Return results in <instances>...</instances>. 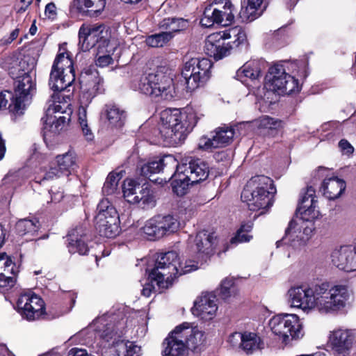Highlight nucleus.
Returning <instances> with one entry per match:
<instances>
[{
    "instance_id": "53",
    "label": "nucleus",
    "mask_w": 356,
    "mask_h": 356,
    "mask_svg": "<svg viewBox=\"0 0 356 356\" xmlns=\"http://www.w3.org/2000/svg\"><path fill=\"white\" fill-rule=\"evenodd\" d=\"M198 146L200 149L204 150H211L214 148H218L217 145L214 144V136H212L211 138H207L206 136H203L200 139Z\"/></svg>"
},
{
    "instance_id": "54",
    "label": "nucleus",
    "mask_w": 356,
    "mask_h": 356,
    "mask_svg": "<svg viewBox=\"0 0 356 356\" xmlns=\"http://www.w3.org/2000/svg\"><path fill=\"white\" fill-rule=\"evenodd\" d=\"M92 0H74V6L80 12H88V8H93Z\"/></svg>"
},
{
    "instance_id": "6",
    "label": "nucleus",
    "mask_w": 356,
    "mask_h": 356,
    "mask_svg": "<svg viewBox=\"0 0 356 356\" xmlns=\"http://www.w3.org/2000/svg\"><path fill=\"white\" fill-rule=\"evenodd\" d=\"M195 266V264H192L182 267L178 254L175 251L161 253L156 259L154 268L149 273L148 282L143 285L142 295L149 297L155 290V285L159 289H167L175 277L191 273Z\"/></svg>"
},
{
    "instance_id": "16",
    "label": "nucleus",
    "mask_w": 356,
    "mask_h": 356,
    "mask_svg": "<svg viewBox=\"0 0 356 356\" xmlns=\"http://www.w3.org/2000/svg\"><path fill=\"white\" fill-rule=\"evenodd\" d=\"M108 29L103 24H83L79 31V46L83 51H87L97 45L107 47L109 43Z\"/></svg>"
},
{
    "instance_id": "49",
    "label": "nucleus",
    "mask_w": 356,
    "mask_h": 356,
    "mask_svg": "<svg viewBox=\"0 0 356 356\" xmlns=\"http://www.w3.org/2000/svg\"><path fill=\"white\" fill-rule=\"evenodd\" d=\"M173 36L174 35L170 32L163 31L148 36L146 39V44L152 47H163L169 42Z\"/></svg>"
},
{
    "instance_id": "62",
    "label": "nucleus",
    "mask_w": 356,
    "mask_h": 356,
    "mask_svg": "<svg viewBox=\"0 0 356 356\" xmlns=\"http://www.w3.org/2000/svg\"><path fill=\"white\" fill-rule=\"evenodd\" d=\"M69 356H88L87 351L85 349L73 348L68 353Z\"/></svg>"
},
{
    "instance_id": "46",
    "label": "nucleus",
    "mask_w": 356,
    "mask_h": 356,
    "mask_svg": "<svg viewBox=\"0 0 356 356\" xmlns=\"http://www.w3.org/2000/svg\"><path fill=\"white\" fill-rule=\"evenodd\" d=\"M216 291L218 295L224 300L235 296L236 293V286L234 278L232 277L224 278Z\"/></svg>"
},
{
    "instance_id": "24",
    "label": "nucleus",
    "mask_w": 356,
    "mask_h": 356,
    "mask_svg": "<svg viewBox=\"0 0 356 356\" xmlns=\"http://www.w3.org/2000/svg\"><path fill=\"white\" fill-rule=\"evenodd\" d=\"M175 167H177V172L184 173L191 184L205 180L209 173L208 164L200 159L191 160L188 164L179 165L177 162Z\"/></svg>"
},
{
    "instance_id": "59",
    "label": "nucleus",
    "mask_w": 356,
    "mask_h": 356,
    "mask_svg": "<svg viewBox=\"0 0 356 356\" xmlns=\"http://www.w3.org/2000/svg\"><path fill=\"white\" fill-rule=\"evenodd\" d=\"M45 16L51 19H54L57 16L56 5L51 2L47 4L44 10Z\"/></svg>"
},
{
    "instance_id": "23",
    "label": "nucleus",
    "mask_w": 356,
    "mask_h": 356,
    "mask_svg": "<svg viewBox=\"0 0 356 356\" xmlns=\"http://www.w3.org/2000/svg\"><path fill=\"white\" fill-rule=\"evenodd\" d=\"M179 330L180 327H176L165 339L163 343V356H196L195 353L188 352Z\"/></svg>"
},
{
    "instance_id": "26",
    "label": "nucleus",
    "mask_w": 356,
    "mask_h": 356,
    "mask_svg": "<svg viewBox=\"0 0 356 356\" xmlns=\"http://www.w3.org/2000/svg\"><path fill=\"white\" fill-rule=\"evenodd\" d=\"M26 57L24 56V59ZM26 62L27 72L24 67V109L29 106L33 97L36 94L35 73L34 72L37 59L35 57H28L24 63Z\"/></svg>"
},
{
    "instance_id": "38",
    "label": "nucleus",
    "mask_w": 356,
    "mask_h": 356,
    "mask_svg": "<svg viewBox=\"0 0 356 356\" xmlns=\"http://www.w3.org/2000/svg\"><path fill=\"white\" fill-rule=\"evenodd\" d=\"M175 168L176 171L172 176V188L175 194L181 197L187 193L188 186L191 184V183L184 173L177 172V167Z\"/></svg>"
},
{
    "instance_id": "39",
    "label": "nucleus",
    "mask_w": 356,
    "mask_h": 356,
    "mask_svg": "<svg viewBox=\"0 0 356 356\" xmlns=\"http://www.w3.org/2000/svg\"><path fill=\"white\" fill-rule=\"evenodd\" d=\"M234 129L232 127L223 126L217 128L214 131V144L218 147L230 144L234 136Z\"/></svg>"
},
{
    "instance_id": "29",
    "label": "nucleus",
    "mask_w": 356,
    "mask_h": 356,
    "mask_svg": "<svg viewBox=\"0 0 356 356\" xmlns=\"http://www.w3.org/2000/svg\"><path fill=\"white\" fill-rule=\"evenodd\" d=\"M19 268L5 255L0 256V287H12L16 282Z\"/></svg>"
},
{
    "instance_id": "17",
    "label": "nucleus",
    "mask_w": 356,
    "mask_h": 356,
    "mask_svg": "<svg viewBox=\"0 0 356 356\" xmlns=\"http://www.w3.org/2000/svg\"><path fill=\"white\" fill-rule=\"evenodd\" d=\"M216 236L213 233L202 230L199 232L194 239V244L191 246L193 260H186L184 264L179 261L182 267L186 265L195 264V268H198V264L205 262L213 253Z\"/></svg>"
},
{
    "instance_id": "4",
    "label": "nucleus",
    "mask_w": 356,
    "mask_h": 356,
    "mask_svg": "<svg viewBox=\"0 0 356 356\" xmlns=\"http://www.w3.org/2000/svg\"><path fill=\"white\" fill-rule=\"evenodd\" d=\"M127 319L120 313L108 312L93 321L97 337L115 346L111 356H140V347L135 342L120 340L124 333Z\"/></svg>"
},
{
    "instance_id": "40",
    "label": "nucleus",
    "mask_w": 356,
    "mask_h": 356,
    "mask_svg": "<svg viewBox=\"0 0 356 356\" xmlns=\"http://www.w3.org/2000/svg\"><path fill=\"white\" fill-rule=\"evenodd\" d=\"M124 171H113L110 172L102 187V193L104 195L109 196L115 194L118 191L119 181L123 176Z\"/></svg>"
},
{
    "instance_id": "14",
    "label": "nucleus",
    "mask_w": 356,
    "mask_h": 356,
    "mask_svg": "<svg viewBox=\"0 0 356 356\" xmlns=\"http://www.w3.org/2000/svg\"><path fill=\"white\" fill-rule=\"evenodd\" d=\"M212 63L206 58H192L184 64L181 76L188 89L193 90L203 86L210 78Z\"/></svg>"
},
{
    "instance_id": "33",
    "label": "nucleus",
    "mask_w": 356,
    "mask_h": 356,
    "mask_svg": "<svg viewBox=\"0 0 356 356\" xmlns=\"http://www.w3.org/2000/svg\"><path fill=\"white\" fill-rule=\"evenodd\" d=\"M97 214L96 222L99 221L100 216L105 218V220H110V224L115 225V221L119 218V215L115 208L113 206L108 199H102L97 205Z\"/></svg>"
},
{
    "instance_id": "51",
    "label": "nucleus",
    "mask_w": 356,
    "mask_h": 356,
    "mask_svg": "<svg viewBox=\"0 0 356 356\" xmlns=\"http://www.w3.org/2000/svg\"><path fill=\"white\" fill-rule=\"evenodd\" d=\"M105 47H99L97 49V56L95 59V64L99 67H105L113 63V59L111 56V51L106 50L104 53Z\"/></svg>"
},
{
    "instance_id": "37",
    "label": "nucleus",
    "mask_w": 356,
    "mask_h": 356,
    "mask_svg": "<svg viewBox=\"0 0 356 356\" xmlns=\"http://www.w3.org/2000/svg\"><path fill=\"white\" fill-rule=\"evenodd\" d=\"M105 113L109 124L111 127L120 128L124 124L125 112L115 105H106Z\"/></svg>"
},
{
    "instance_id": "12",
    "label": "nucleus",
    "mask_w": 356,
    "mask_h": 356,
    "mask_svg": "<svg viewBox=\"0 0 356 356\" xmlns=\"http://www.w3.org/2000/svg\"><path fill=\"white\" fill-rule=\"evenodd\" d=\"M75 80L73 63L66 49L60 46L51 67L49 86L54 92L67 89Z\"/></svg>"
},
{
    "instance_id": "47",
    "label": "nucleus",
    "mask_w": 356,
    "mask_h": 356,
    "mask_svg": "<svg viewBox=\"0 0 356 356\" xmlns=\"http://www.w3.org/2000/svg\"><path fill=\"white\" fill-rule=\"evenodd\" d=\"M219 15H220L219 9L209 6L204 9L200 24L202 26L207 28H209L214 24L220 25V23H222V20L220 21V18H218Z\"/></svg>"
},
{
    "instance_id": "22",
    "label": "nucleus",
    "mask_w": 356,
    "mask_h": 356,
    "mask_svg": "<svg viewBox=\"0 0 356 356\" xmlns=\"http://www.w3.org/2000/svg\"><path fill=\"white\" fill-rule=\"evenodd\" d=\"M332 264L346 273L356 271V247L341 246L331 254Z\"/></svg>"
},
{
    "instance_id": "63",
    "label": "nucleus",
    "mask_w": 356,
    "mask_h": 356,
    "mask_svg": "<svg viewBox=\"0 0 356 356\" xmlns=\"http://www.w3.org/2000/svg\"><path fill=\"white\" fill-rule=\"evenodd\" d=\"M22 295L19 296L17 300L15 305H13L14 309L21 315H22V307H21L22 304Z\"/></svg>"
},
{
    "instance_id": "20",
    "label": "nucleus",
    "mask_w": 356,
    "mask_h": 356,
    "mask_svg": "<svg viewBox=\"0 0 356 356\" xmlns=\"http://www.w3.org/2000/svg\"><path fill=\"white\" fill-rule=\"evenodd\" d=\"M76 156L74 152L68 151L56 156L49 170L45 173L44 179H51L63 176L67 177L76 168Z\"/></svg>"
},
{
    "instance_id": "5",
    "label": "nucleus",
    "mask_w": 356,
    "mask_h": 356,
    "mask_svg": "<svg viewBox=\"0 0 356 356\" xmlns=\"http://www.w3.org/2000/svg\"><path fill=\"white\" fill-rule=\"evenodd\" d=\"M196 113L191 108L181 111L166 108L160 113L159 132L168 146L181 145L197 122Z\"/></svg>"
},
{
    "instance_id": "3",
    "label": "nucleus",
    "mask_w": 356,
    "mask_h": 356,
    "mask_svg": "<svg viewBox=\"0 0 356 356\" xmlns=\"http://www.w3.org/2000/svg\"><path fill=\"white\" fill-rule=\"evenodd\" d=\"M308 59L281 60L268 69L265 76L266 86L278 95H291L298 92L302 81L308 76Z\"/></svg>"
},
{
    "instance_id": "10",
    "label": "nucleus",
    "mask_w": 356,
    "mask_h": 356,
    "mask_svg": "<svg viewBox=\"0 0 356 356\" xmlns=\"http://www.w3.org/2000/svg\"><path fill=\"white\" fill-rule=\"evenodd\" d=\"M81 95L80 106L78 109V123L85 138L91 141L94 134L88 126L86 107L92 99L103 91V79L97 70H86L80 76Z\"/></svg>"
},
{
    "instance_id": "60",
    "label": "nucleus",
    "mask_w": 356,
    "mask_h": 356,
    "mask_svg": "<svg viewBox=\"0 0 356 356\" xmlns=\"http://www.w3.org/2000/svg\"><path fill=\"white\" fill-rule=\"evenodd\" d=\"M19 31L20 29L19 28L14 29L10 33V35L8 38L5 36L0 40V44L7 45L8 44H10L14 40H15L18 37Z\"/></svg>"
},
{
    "instance_id": "34",
    "label": "nucleus",
    "mask_w": 356,
    "mask_h": 356,
    "mask_svg": "<svg viewBox=\"0 0 356 356\" xmlns=\"http://www.w3.org/2000/svg\"><path fill=\"white\" fill-rule=\"evenodd\" d=\"M261 3H255V1L248 0V5L244 7L241 6V8L238 15V19L241 22H250L258 18L261 12L260 11Z\"/></svg>"
},
{
    "instance_id": "45",
    "label": "nucleus",
    "mask_w": 356,
    "mask_h": 356,
    "mask_svg": "<svg viewBox=\"0 0 356 356\" xmlns=\"http://www.w3.org/2000/svg\"><path fill=\"white\" fill-rule=\"evenodd\" d=\"M136 204H138L143 209L152 208L156 204L155 196L153 191L148 186H140Z\"/></svg>"
},
{
    "instance_id": "13",
    "label": "nucleus",
    "mask_w": 356,
    "mask_h": 356,
    "mask_svg": "<svg viewBox=\"0 0 356 356\" xmlns=\"http://www.w3.org/2000/svg\"><path fill=\"white\" fill-rule=\"evenodd\" d=\"M22 53L20 49L15 51L7 59V67L8 73L14 80L13 87L15 92V97L13 103L9 105L8 109L13 121L19 119L22 115Z\"/></svg>"
},
{
    "instance_id": "2",
    "label": "nucleus",
    "mask_w": 356,
    "mask_h": 356,
    "mask_svg": "<svg viewBox=\"0 0 356 356\" xmlns=\"http://www.w3.org/2000/svg\"><path fill=\"white\" fill-rule=\"evenodd\" d=\"M315 193V189L312 186H308L302 195L297 209L300 219L298 221L293 220L289 222L285 236L276 243L277 248L284 244L291 247L294 250H300L306 245L313 227L302 224L304 222H311L320 216Z\"/></svg>"
},
{
    "instance_id": "15",
    "label": "nucleus",
    "mask_w": 356,
    "mask_h": 356,
    "mask_svg": "<svg viewBox=\"0 0 356 356\" xmlns=\"http://www.w3.org/2000/svg\"><path fill=\"white\" fill-rule=\"evenodd\" d=\"M268 326L272 332L282 339L284 342L290 337L296 339L303 336L302 327L296 314L275 315L269 320Z\"/></svg>"
},
{
    "instance_id": "61",
    "label": "nucleus",
    "mask_w": 356,
    "mask_h": 356,
    "mask_svg": "<svg viewBox=\"0 0 356 356\" xmlns=\"http://www.w3.org/2000/svg\"><path fill=\"white\" fill-rule=\"evenodd\" d=\"M65 198V196L63 194V191L58 190L56 191H53L51 190V202L54 204H57L60 202V201L63 200Z\"/></svg>"
},
{
    "instance_id": "44",
    "label": "nucleus",
    "mask_w": 356,
    "mask_h": 356,
    "mask_svg": "<svg viewBox=\"0 0 356 356\" xmlns=\"http://www.w3.org/2000/svg\"><path fill=\"white\" fill-rule=\"evenodd\" d=\"M158 224L162 229L163 236L177 232L179 227V222L172 215H156Z\"/></svg>"
},
{
    "instance_id": "8",
    "label": "nucleus",
    "mask_w": 356,
    "mask_h": 356,
    "mask_svg": "<svg viewBox=\"0 0 356 356\" xmlns=\"http://www.w3.org/2000/svg\"><path fill=\"white\" fill-rule=\"evenodd\" d=\"M273 180L264 175L252 177L241 193V200L250 211L264 214L273 205V194L275 193Z\"/></svg>"
},
{
    "instance_id": "56",
    "label": "nucleus",
    "mask_w": 356,
    "mask_h": 356,
    "mask_svg": "<svg viewBox=\"0 0 356 356\" xmlns=\"http://www.w3.org/2000/svg\"><path fill=\"white\" fill-rule=\"evenodd\" d=\"M15 97V92L14 93L5 90L0 92V110L4 108L8 104V100H11L10 104L13 103V98Z\"/></svg>"
},
{
    "instance_id": "35",
    "label": "nucleus",
    "mask_w": 356,
    "mask_h": 356,
    "mask_svg": "<svg viewBox=\"0 0 356 356\" xmlns=\"http://www.w3.org/2000/svg\"><path fill=\"white\" fill-rule=\"evenodd\" d=\"M160 227L156 216H154L145 222L144 226L141 228V232L147 240L156 241L164 236L161 231L162 229Z\"/></svg>"
},
{
    "instance_id": "9",
    "label": "nucleus",
    "mask_w": 356,
    "mask_h": 356,
    "mask_svg": "<svg viewBox=\"0 0 356 356\" xmlns=\"http://www.w3.org/2000/svg\"><path fill=\"white\" fill-rule=\"evenodd\" d=\"M247 33L241 26L229 28L209 35L205 42L204 51L215 60L228 56L234 47H246Z\"/></svg>"
},
{
    "instance_id": "55",
    "label": "nucleus",
    "mask_w": 356,
    "mask_h": 356,
    "mask_svg": "<svg viewBox=\"0 0 356 356\" xmlns=\"http://www.w3.org/2000/svg\"><path fill=\"white\" fill-rule=\"evenodd\" d=\"M251 238V235L239 229L236 236L231 239L230 242L232 244H236L238 243L248 242Z\"/></svg>"
},
{
    "instance_id": "30",
    "label": "nucleus",
    "mask_w": 356,
    "mask_h": 356,
    "mask_svg": "<svg viewBox=\"0 0 356 356\" xmlns=\"http://www.w3.org/2000/svg\"><path fill=\"white\" fill-rule=\"evenodd\" d=\"M177 160L172 155H165L161 159L149 161L140 166V175L149 177L153 174L160 172L164 167L170 165L175 168Z\"/></svg>"
},
{
    "instance_id": "19",
    "label": "nucleus",
    "mask_w": 356,
    "mask_h": 356,
    "mask_svg": "<svg viewBox=\"0 0 356 356\" xmlns=\"http://www.w3.org/2000/svg\"><path fill=\"white\" fill-rule=\"evenodd\" d=\"M229 343L233 348L252 355L264 348V342L256 332L245 331L234 332L229 337Z\"/></svg>"
},
{
    "instance_id": "48",
    "label": "nucleus",
    "mask_w": 356,
    "mask_h": 356,
    "mask_svg": "<svg viewBox=\"0 0 356 356\" xmlns=\"http://www.w3.org/2000/svg\"><path fill=\"white\" fill-rule=\"evenodd\" d=\"M40 227L39 220L35 216L24 218V236H26V241L34 240V236Z\"/></svg>"
},
{
    "instance_id": "31",
    "label": "nucleus",
    "mask_w": 356,
    "mask_h": 356,
    "mask_svg": "<svg viewBox=\"0 0 356 356\" xmlns=\"http://www.w3.org/2000/svg\"><path fill=\"white\" fill-rule=\"evenodd\" d=\"M346 189V182L336 177L326 178L322 182L320 191L329 200L340 197Z\"/></svg>"
},
{
    "instance_id": "57",
    "label": "nucleus",
    "mask_w": 356,
    "mask_h": 356,
    "mask_svg": "<svg viewBox=\"0 0 356 356\" xmlns=\"http://www.w3.org/2000/svg\"><path fill=\"white\" fill-rule=\"evenodd\" d=\"M93 8L88 10L90 15H97L100 14L105 8L106 0H92Z\"/></svg>"
},
{
    "instance_id": "11",
    "label": "nucleus",
    "mask_w": 356,
    "mask_h": 356,
    "mask_svg": "<svg viewBox=\"0 0 356 356\" xmlns=\"http://www.w3.org/2000/svg\"><path fill=\"white\" fill-rule=\"evenodd\" d=\"M60 99V95L54 94L47 102L43 127L44 137L58 134L70 121L72 113L70 104L61 102Z\"/></svg>"
},
{
    "instance_id": "64",
    "label": "nucleus",
    "mask_w": 356,
    "mask_h": 356,
    "mask_svg": "<svg viewBox=\"0 0 356 356\" xmlns=\"http://www.w3.org/2000/svg\"><path fill=\"white\" fill-rule=\"evenodd\" d=\"M0 356H12L7 348L4 346H0Z\"/></svg>"
},
{
    "instance_id": "28",
    "label": "nucleus",
    "mask_w": 356,
    "mask_h": 356,
    "mask_svg": "<svg viewBox=\"0 0 356 356\" xmlns=\"http://www.w3.org/2000/svg\"><path fill=\"white\" fill-rule=\"evenodd\" d=\"M26 303L24 305V318L29 321L38 320L44 314V302L38 295L29 291H24Z\"/></svg>"
},
{
    "instance_id": "32",
    "label": "nucleus",
    "mask_w": 356,
    "mask_h": 356,
    "mask_svg": "<svg viewBox=\"0 0 356 356\" xmlns=\"http://www.w3.org/2000/svg\"><path fill=\"white\" fill-rule=\"evenodd\" d=\"M177 327H180L179 333L184 339L186 346L195 349L203 343L204 332L197 327H192L188 323H184Z\"/></svg>"
},
{
    "instance_id": "36",
    "label": "nucleus",
    "mask_w": 356,
    "mask_h": 356,
    "mask_svg": "<svg viewBox=\"0 0 356 356\" xmlns=\"http://www.w3.org/2000/svg\"><path fill=\"white\" fill-rule=\"evenodd\" d=\"M96 229L100 236L106 238H114L120 232V219H118L115 225L110 224V220H105V218L100 216L99 221L96 222Z\"/></svg>"
},
{
    "instance_id": "7",
    "label": "nucleus",
    "mask_w": 356,
    "mask_h": 356,
    "mask_svg": "<svg viewBox=\"0 0 356 356\" xmlns=\"http://www.w3.org/2000/svg\"><path fill=\"white\" fill-rule=\"evenodd\" d=\"M131 88L142 94L165 100L172 99L175 92L173 79L163 67L154 72H145L135 78L131 83Z\"/></svg>"
},
{
    "instance_id": "52",
    "label": "nucleus",
    "mask_w": 356,
    "mask_h": 356,
    "mask_svg": "<svg viewBox=\"0 0 356 356\" xmlns=\"http://www.w3.org/2000/svg\"><path fill=\"white\" fill-rule=\"evenodd\" d=\"M22 173L20 170H10L4 177L3 180L6 184H20Z\"/></svg>"
},
{
    "instance_id": "1",
    "label": "nucleus",
    "mask_w": 356,
    "mask_h": 356,
    "mask_svg": "<svg viewBox=\"0 0 356 356\" xmlns=\"http://www.w3.org/2000/svg\"><path fill=\"white\" fill-rule=\"evenodd\" d=\"M291 306L309 313L316 309L321 314H333L343 309L350 293L345 285L325 282L308 286H291L287 292Z\"/></svg>"
},
{
    "instance_id": "43",
    "label": "nucleus",
    "mask_w": 356,
    "mask_h": 356,
    "mask_svg": "<svg viewBox=\"0 0 356 356\" xmlns=\"http://www.w3.org/2000/svg\"><path fill=\"white\" fill-rule=\"evenodd\" d=\"M188 26V22L183 18H165L159 23L161 29L167 30L166 32H179L186 29Z\"/></svg>"
},
{
    "instance_id": "18",
    "label": "nucleus",
    "mask_w": 356,
    "mask_h": 356,
    "mask_svg": "<svg viewBox=\"0 0 356 356\" xmlns=\"http://www.w3.org/2000/svg\"><path fill=\"white\" fill-rule=\"evenodd\" d=\"M356 343V331L343 327H337L330 331L327 344L334 356H351L350 352Z\"/></svg>"
},
{
    "instance_id": "58",
    "label": "nucleus",
    "mask_w": 356,
    "mask_h": 356,
    "mask_svg": "<svg viewBox=\"0 0 356 356\" xmlns=\"http://www.w3.org/2000/svg\"><path fill=\"white\" fill-rule=\"evenodd\" d=\"M339 147L341 153L344 155L350 156L354 152V147L346 139H341L339 142Z\"/></svg>"
},
{
    "instance_id": "42",
    "label": "nucleus",
    "mask_w": 356,
    "mask_h": 356,
    "mask_svg": "<svg viewBox=\"0 0 356 356\" xmlns=\"http://www.w3.org/2000/svg\"><path fill=\"white\" fill-rule=\"evenodd\" d=\"M140 185L132 179H127L122 185V193L124 200L129 204H136Z\"/></svg>"
},
{
    "instance_id": "25",
    "label": "nucleus",
    "mask_w": 356,
    "mask_h": 356,
    "mask_svg": "<svg viewBox=\"0 0 356 356\" xmlns=\"http://www.w3.org/2000/svg\"><path fill=\"white\" fill-rule=\"evenodd\" d=\"M88 240L87 228L85 225H79L71 229L67 234V248L71 254L79 253L85 255L89 249L86 243Z\"/></svg>"
},
{
    "instance_id": "21",
    "label": "nucleus",
    "mask_w": 356,
    "mask_h": 356,
    "mask_svg": "<svg viewBox=\"0 0 356 356\" xmlns=\"http://www.w3.org/2000/svg\"><path fill=\"white\" fill-rule=\"evenodd\" d=\"M218 309V298L213 292H205L195 301L193 314L207 321L215 318Z\"/></svg>"
},
{
    "instance_id": "50",
    "label": "nucleus",
    "mask_w": 356,
    "mask_h": 356,
    "mask_svg": "<svg viewBox=\"0 0 356 356\" xmlns=\"http://www.w3.org/2000/svg\"><path fill=\"white\" fill-rule=\"evenodd\" d=\"M220 15H219L220 20H222V23L220 25L226 26L229 25L234 19V14L233 13V5L231 2H226L225 6L222 7V10H219Z\"/></svg>"
},
{
    "instance_id": "27",
    "label": "nucleus",
    "mask_w": 356,
    "mask_h": 356,
    "mask_svg": "<svg viewBox=\"0 0 356 356\" xmlns=\"http://www.w3.org/2000/svg\"><path fill=\"white\" fill-rule=\"evenodd\" d=\"M266 67V61L262 59L248 61L236 71V77L243 83L248 81H255L261 76Z\"/></svg>"
},
{
    "instance_id": "41",
    "label": "nucleus",
    "mask_w": 356,
    "mask_h": 356,
    "mask_svg": "<svg viewBox=\"0 0 356 356\" xmlns=\"http://www.w3.org/2000/svg\"><path fill=\"white\" fill-rule=\"evenodd\" d=\"M255 124L259 129L268 130V134L272 136H275L278 130L282 127L281 120L268 115L260 117L255 121Z\"/></svg>"
}]
</instances>
